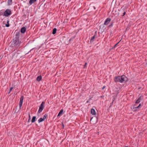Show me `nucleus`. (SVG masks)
<instances>
[{
  "label": "nucleus",
  "mask_w": 147,
  "mask_h": 147,
  "mask_svg": "<svg viewBox=\"0 0 147 147\" xmlns=\"http://www.w3.org/2000/svg\"><path fill=\"white\" fill-rule=\"evenodd\" d=\"M20 33L17 32L16 34V37L13 39V42H11V47H15L19 49L20 48V45L21 42L19 39V36Z\"/></svg>",
  "instance_id": "1"
},
{
  "label": "nucleus",
  "mask_w": 147,
  "mask_h": 147,
  "mask_svg": "<svg viewBox=\"0 0 147 147\" xmlns=\"http://www.w3.org/2000/svg\"><path fill=\"white\" fill-rule=\"evenodd\" d=\"M114 81L115 82H120L122 83L124 82L127 81V78L125 75H123L121 76H115L114 78Z\"/></svg>",
  "instance_id": "2"
},
{
  "label": "nucleus",
  "mask_w": 147,
  "mask_h": 147,
  "mask_svg": "<svg viewBox=\"0 0 147 147\" xmlns=\"http://www.w3.org/2000/svg\"><path fill=\"white\" fill-rule=\"evenodd\" d=\"M11 14V11L10 9H7L3 12V16L8 17Z\"/></svg>",
  "instance_id": "3"
},
{
  "label": "nucleus",
  "mask_w": 147,
  "mask_h": 147,
  "mask_svg": "<svg viewBox=\"0 0 147 147\" xmlns=\"http://www.w3.org/2000/svg\"><path fill=\"white\" fill-rule=\"evenodd\" d=\"M45 104V102H42L40 105V107L39 108V110L38 111V113H39L41 112L44 108V105Z\"/></svg>",
  "instance_id": "4"
},
{
  "label": "nucleus",
  "mask_w": 147,
  "mask_h": 147,
  "mask_svg": "<svg viewBox=\"0 0 147 147\" xmlns=\"http://www.w3.org/2000/svg\"><path fill=\"white\" fill-rule=\"evenodd\" d=\"M24 99V96H21L20 99V102L19 103L20 109H21V108L22 106V104L23 102V100Z\"/></svg>",
  "instance_id": "5"
},
{
  "label": "nucleus",
  "mask_w": 147,
  "mask_h": 147,
  "mask_svg": "<svg viewBox=\"0 0 147 147\" xmlns=\"http://www.w3.org/2000/svg\"><path fill=\"white\" fill-rule=\"evenodd\" d=\"M111 20V19L110 18H107L106 20L105 21L104 24V25H107L108 24H109V22H110Z\"/></svg>",
  "instance_id": "6"
},
{
  "label": "nucleus",
  "mask_w": 147,
  "mask_h": 147,
  "mask_svg": "<svg viewBox=\"0 0 147 147\" xmlns=\"http://www.w3.org/2000/svg\"><path fill=\"white\" fill-rule=\"evenodd\" d=\"M143 96H140L138 98V99L136 101L135 103L136 104L139 103L140 102L141 100L143 99Z\"/></svg>",
  "instance_id": "7"
},
{
  "label": "nucleus",
  "mask_w": 147,
  "mask_h": 147,
  "mask_svg": "<svg viewBox=\"0 0 147 147\" xmlns=\"http://www.w3.org/2000/svg\"><path fill=\"white\" fill-rule=\"evenodd\" d=\"M46 118V114H45L43 118H41L38 120L39 122H40L44 121L45 119Z\"/></svg>",
  "instance_id": "8"
},
{
  "label": "nucleus",
  "mask_w": 147,
  "mask_h": 147,
  "mask_svg": "<svg viewBox=\"0 0 147 147\" xmlns=\"http://www.w3.org/2000/svg\"><path fill=\"white\" fill-rule=\"evenodd\" d=\"M26 30V28L24 27H23L21 28L20 31L22 33H24L25 32Z\"/></svg>",
  "instance_id": "9"
},
{
  "label": "nucleus",
  "mask_w": 147,
  "mask_h": 147,
  "mask_svg": "<svg viewBox=\"0 0 147 147\" xmlns=\"http://www.w3.org/2000/svg\"><path fill=\"white\" fill-rule=\"evenodd\" d=\"M94 119H95L96 120V121L95 122H94V123H95L97 122V118L96 117H94L90 119V121H92V122H93V120Z\"/></svg>",
  "instance_id": "10"
},
{
  "label": "nucleus",
  "mask_w": 147,
  "mask_h": 147,
  "mask_svg": "<svg viewBox=\"0 0 147 147\" xmlns=\"http://www.w3.org/2000/svg\"><path fill=\"white\" fill-rule=\"evenodd\" d=\"M36 0H30L29 3L30 5H32L33 3L36 1Z\"/></svg>",
  "instance_id": "11"
},
{
  "label": "nucleus",
  "mask_w": 147,
  "mask_h": 147,
  "mask_svg": "<svg viewBox=\"0 0 147 147\" xmlns=\"http://www.w3.org/2000/svg\"><path fill=\"white\" fill-rule=\"evenodd\" d=\"M42 79V77L41 76H39L37 78L36 80L38 81L39 82Z\"/></svg>",
  "instance_id": "12"
},
{
  "label": "nucleus",
  "mask_w": 147,
  "mask_h": 147,
  "mask_svg": "<svg viewBox=\"0 0 147 147\" xmlns=\"http://www.w3.org/2000/svg\"><path fill=\"white\" fill-rule=\"evenodd\" d=\"M91 113L93 115H95L96 114V112L95 110L93 109H92L91 111Z\"/></svg>",
  "instance_id": "13"
},
{
  "label": "nucleus",
  "mask_w": 147,
  "mask_h": 147,
  "mask_svg": "<svg viewBox=\"0 0 147 147\" xmlns=\"http://www.w3.org/2000/svg\"><path fill=\"white\" fill-rule=\"evenodd\" d=\"M36 117L35 116H33L31 120L32 123H34L36 121Z\"/></svg>",
  "instance_id": "14"
},
{
  "label": "nucleus",
  "mask_w": 147,
  "mask_h": 147,
  "mask_svg": "<svg viewBox=\"0 0 147 147\" xmlns=\"http://www.w3.org/2000/svg\"><path fill=\"white\" fill-rule=\"evenodd\" d=\"M57 29L56 28H54L53 30L52 34H55L56 32Z\"/></svg>",
  "instance_id": "15"
},
{
  "label": "nucleus",
  "mask_w": 147,
  "mask_h": 147,
  "mask_svg": "<svg viewBox=\"0 0 147 147\" xmlns=\"http://www.w3.org/2000/svg\"><path fill=\"white\" fill-rule=\"evenodd\" d=\"M12 0H8L7 3L8 5H10L11 4Z\"/></svg>",
  "instance_id": "16"
},
{
  "label": "nucleus",
  "mask_w": 147,
  "mask_h": 147,
  "mask_svg": "<svg viewBox=\"0 0 147 147\" xmlns=\"http://www.w3.org/2000/svg\"><path fill=\"white\" fill-rule=\"evenodd\" d=\"M63 109H61V111H60V112H59V113L58 115V116H60L61 114L63 113Z\"/></svg>",
  "instance_id": "17"
},
{
  "label": "nucleus",
  "mask_w": 147,
  "mask_h": 147,
  "mask_svg": "<svg viewBox=\"0 0 147 147\" xmlns=\"http://www.w3.org/2000/svg\"><path fill=\"white\" fill-rule=\"evenodd\" d=\"M9 20H8L7 22V24H5V26L6 27H8L9 26Z\"/></svg>",
  "instance_id": "18"
},
{
  "label": "nucleus",
  "mask_w": 147,
  "mask_h": 147,
  "mask_svg": "<svg viewBox=\"0 0 147 147\" xmlns=\"http://www.w3.org/2000/svg\"><path fill=\"white\" fill-rule=\"evenodd\" d=\"M95 38V35L92 36L90 40V42H91L92 41H93L94 40Z\"/></svg>",
  "instance_id": "19"
},
{
  "label": "nucleus",
  "mask_w": 147,
  "mask_h": 147,
  "mask_svg": "<svg viewBox=\"0 0 147 147\" xmlns=\"http://www.w3.org/2000/svg\"><path fill=\"white\" fill-rule=\"evenodd\" d=\"M30 119H31L30 116V114H29L28 115V122H29L30 121Z\"/></svg>",
  "instance_id": "20"
},
{
  "label": "nucleus",
  "mask_w": 147,
  "mask_h": 147,
  "mask_svg": "<svg viewBox=\"0 0 147 147\" xmlns=\"http://www.w3.org/2000/svg\"><path fill=\"white\" fill-rule=\"evenodd\" d=\"M3 13L2 10H1L0 11V16L2 15H3Z\"/></svg>",
  "instance_id": "21"
},
{
  "label": "nucleus",
  "mask_w": 147,
  "mask_h": 147,
  "mask_svg": "<svg viewBox=\"0 0 147 147\" xmlns=\"http://www.w3.org/2000/svg\"><path fill=\"white\" fill-rule=\"evenodd\" d=\"M13 87H11L10 88L9 91L8 93L9 94L10 92L13 89Z\"/></svg>",
  "instance_id": "22"
},
{
  "label": "nucleus",
  "mask_w": 147,
  "mask_h": 147,
  "mask_svg": "<svg viewBox=\"0 0 147 147\" xmlns=\"http://www.w3.org/2000/svg\"><path fill=\"white\" fill-rule=\"evenodd\" d=\"M140 106H141V104H140L138 106H137V107H135V108H139L140 107Z\"/></svg>",
  "instance_id": "23"
},
{
  "label": "nucleus",
  "mask_w": 147,
  "mask_h": 147,
  "mask_svg": "<svg viewBox=\"0 0 147 147\" xmlns=\"http://www.w3.org/2000/svg\"><path fill=\"white\" fill-rule=\"evenodd\" d=\"M87 63H85V64L84 65V68H86V65H87Z\"/></svg>",
  "instance_id": "24"
},
{
  "label": "nucleus",
  "mask_w": 147,
  "mask_h": 147,
  "mask_svg": "<svg viewBox=\"0 0 147 147\" xmlns=\"http://www.w3.org/2000/svg\"><path fill=\"white\" fill-rule=\"evenodd\" d=\"M113 23H111V25H110L109 26V27H111V26H113Z\"/></svg>",
  "instance_id": "25"
},
{
  "label": "nucleus",
  "mask_w": 147,
  "mask_h": 147,
  "mask_svg": "<svg viewBox=\"0 0 147 147\" xmlns=\"http://www.w3.org/2000/svg\"><path fill=\"white\" fill-rule=\"evenodd\" d=\"M125 13H126V12L125 11H124V12L123 13V14L122 15V16H124L125 15Z\"/></svg>",
  "instance_id": "26"
},
{
  "label": "nucleus",
  "mask_w": 147,
  "mask_h": 147,
  "mask_svg": "<svg viewBox=\"0 0 147 147\" xmlns=\"http://www.w3.org/2000/svg\"><path fill=\"white\" fill-rule=\"evenodd\" d=\"M117 44H115L114 46L113 47V48H115V47L117 46Z\"/></svg>",
  "instance_id": "27"
},
{
  "label": "nucleus",
  "mask_w": 147,
  "mask_h": 147,
  "mask_svg": "<svg viewBox=\"0 0 147 147\" xmlns=\"http://www.w3.org/2000/svg\"><path fill=\"white\" fill-rule=\"evenodd\" d=\"M105 88V86L103 87L102 89V90L104 89Z\"/></svg>",
  "instance_id": "28"
},
{
  "label": "nucleus",
  "mask_w": 147,
  "mask_h": 147,
  "mask_svg": "<svg viewBox=\"0 0 147 147\" xmlns=\"http://www.w3.org/2000/svg\"><path fill=\"white\" fill-rule=\"evenodd\" d=\"M121 40L119 41L118 42H117L116 44H117V45L119 43V42L121 41Z\"/></svg>",
  "instance_id": "29"
},
{
  "label": "nucleus",
  "mask_w": 147,
  "mask_h": 147,
  "mask_svg": "<svg viewBox=\"0 0 147 147\" xmlns=\"http://www.w3.org/2000/svg\"><path fill=\"white\" fill-rule=\"evenodd\" d=\"M33 49H31V50H30V51L29 52H28V53L30 52V51H31L32 50H33Z\"/></svg>",
  "instance_id": "30"
},
{
  "label": "nucleus",
  "mask_w": 147,
  "mask_h": 147,
  "mask_svg": "<svg viewBox=\"0 0 147 147\" xmlns=\"http://www.w3.org/2000/svg\"><path fill=\"white\" fill-rule=\"evenodd\" d=\"M104 97V96H100V97H101V98H102V97Z\"/></svg>",
  "instance_id": "31"
},
{
  "label": "nucleus",
  "mask_w": 147,
  "mask_h": 147,
  "mask_svg": "<svg viewBox=\"0 0 147 147\" xmlns=\"http://www.w3.org/2000/svg\"><path fill=\"white\" fill-rule=\"evenodd\" d=\"M62 125H63V127H64V125H63V123H62Z\"/></svg>",
  "instance_id": "32"
},
{
  "label": "nucleus",
  "mask_w": 147,
  "mask_h": 147,
  "mask_svg": "<svg viewBox=\"0 0 147 147\" xmlns=\"http://www.w3.org/2000/svg\"><path fill=\"white\" fill-rule=\"evenodd\" d=\"M114 100H115V99H114L113 100V101L112 103H113V101H114Z\"/></svg>",
  "instance_id": "33"
},
{
  "label": "nucleus",
  "mask_w": 147,
  "mask_h": 147,
  "mask_svg": "<svg viewBox=\"0 0 147 147\" xmlns=\"http://www.w3.org/2000/svg\"><path fill=\"white\" fill-rule=\"evenodd\" d=\"M135 106V105H134V107Z\"/></svg>",
  "instance_id": "34"
},
{
  "label": "nucleus",
  "mask_w": 147,
  "mask_h": 147,
  "mask_svg": "<svg viewBox=\"0 0 147 147\" xmlns=\"http://www.w3.org/2000/svg\"><path fill=\"white\" fill-rule=\"evenodd\" d=\"M49 42V41H47V42Z\"/></svg>",
  "instance_id": "35"
},
{
  "label": "nucleus",
  "mask_w": 147,
  "mask_h": 147,
  "mask_svg": "<svg viewBox=\"0 0 147 147\" xmlns=\"http://www.w3.org/2000/svg\"><path fill=\"white\" fill-rule=\"evenodd\" d=\"M125 147H127V146H126Z\"/></svg>",
  "instance_id": "36"
}]
</instances>
